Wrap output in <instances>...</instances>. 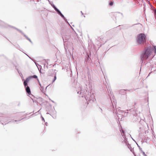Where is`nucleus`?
Instances as JSON below:
<instances>
[{"mask_svg":"<svg viewBox=\"0 0 156 156\" xmlns=\"http://www.w3.org/2000/svg\"><path fill=\"white\" fill-rule=\"evenodd\" d=\"M153 51L152 48L150 46L145 49V51L141 55L140 58L142 62L144 60L147 59L149 56L151 54Z\"/></svg>","mask_w":156,"mask_h":156,"instance_id":"nucleus-1","label":"nucleus"},{"mask_svg":"<svg viewBox=\"0 0 156 156\" xmlns=\"http://www.w3.org/2000/svg\"><path fill=\"white\" fill-rule=\"evenodd\" d=\"M146 36L144 34H138L136 38V41L138 44L143 45L146 42Z\"/></svg>","mask_w":156,"mask_h":156,"instance_id":"nucleus-2","label":"nucleus"},{"mask_svg":"<svg viewBox=\"0 0 156 156\" xmlns=\"http://www.w3.org/2000/svg\"><path fill=\"white\" fill-rule=\"evenodd\" d=\"M27 82H26L25 81L24 82V85L25 86V87L26 88V92L28 94H30V90L29 87L27 86Z\"/></svg>","mask_w":156,"mask_h":156,"instance_id":"nucleus-3","label":"nucleus"},{"mask_svg":"<svg viewBox=\"0 0 156 156\" xmlns=\"http://www.w3.org/2000/svg\"><path fill=\"white\" fill-rule=\"evenodd\" d=\"M8 120L9 118L7 117L3 118L1 119V122L3 125H5L9 122H8Z\"/></svg>","mask_w":156,"mask_h":156,"instance_id":"nucleus-4","label":"nucleus"},{"mask_svg":"<svg viewBox=\"0 0 156 156\" xmlns=\"http://www.w3.org/2000/svg\"><path fill=\"white\" fill-rule=\"evenodd\" d=\"M123 138H124V140H123V142L124 143L126 144V145H127L128 144V141L127 140V138H126L125 135H122Z\"/></svg>","mask_w":156,"mask_h":156,"instance_id":"nucleus-5","label":"nucleus"},{"mask_svg":"<svg viewBox=\"0 0 156 156\" xmlns=\"http://www.w3.org/2000/svg\"><path fill=\"white\" fill-rule=\"evenodd\" d=\"M39 85L40 86V89L41 91L43 93H44V88L41 85V84L39 83Z\"/></svg>","mask_w":156,"mask_h":156,"instance_id":"nucleus-6","label":"nucleus"},{"mask_svg":"<svg viewBox=\"0 0 156 156\" xmlns=\"http://www.w3.org/2000/svg\"><path fill=\"white\" fill-rule=\"evenodd\" d=\"M151 48H153V51H152V52L153 51L154 52L155 54L154 55H155V54H156V46H154L153 47H151Z\"/></svg>","mask_w":156,"mask_h":156,"instance_id":"nucleus-7","label":"nucleus"},{"mask_svg":"<svg viewBox=\"0 0 156 156\" xmlns=\"http://www.w3.org/2000/svg\"><path fill=\"white\" fill-rule=\"evenodd\" d=\"M151 48H153V51H152V52L153 51L154 52L155 54L154 55H155V54H156V46H154L153 47H151Z\"/></svg>","mask_w":156,"mask_h":156,"instance_id":"nucleus-8","label":"nucleus"},{"mask_svg":"<svg viewBox=\"0 0 156 156\" xmlns=\"http://www.w3.org/2000/svg\"><path fill=\"white\" fill-rule=\"evenodd\" d=\"M63 40V41L64 42V45L65 46V48H65V45H66V44H67V43L66 41H65V38L64 37H62Z\"/></svg>","mask_w":156,"mask_h":156,"instance_id":"nucleus-9","label":"nucleus"},{"mask_svg":"<svg viewBox=\"0 0 156 156\" xmlns=\"http://www.w3.org/2000/svg\"><path fill=\"white\" fill-rule=\"evenodd\" d=\"M31 77L30 76V77H28V78H27L24 81H25V82H29V81L30 80V79L31 78Z\"/></svg>","mask_w":156,"mask_h":156,"instance_id":"nucleus-10","label":"nucleus"},{"mask_svg":"<svg viewBox=\"0 0 156 156\" xmlns=\"http://www.w3.org/2000/svg\"><path fill=\"white\" fill-rule=\"evenodd\" d=\"M80 94L83 95H82V97H83L84 96L85 98L86 99V100H87V97H86V96H85V94H83V92H81L80 93Z\"/></svg>","mask_w":156,"mask_h":156,"instance_id":"nucleus-11","label":"nucleus"},{"mask_svg":"<svg viewBox=\"0 0 156 156\" xmlns=\"http://www.w3.org/2000/svg\"><path fill=\"white\" fill-rule=\"evenodd\" d=\"M60 15L66 21V18L65 17L64 15L62 13L60 14Z\"/></svg>","mask_w":156,"mask_h":156,"instance_id":"nucleus-12","label":"nucleus"},{"mask_svg":"<svg viewBox=\"0 0 156 156\" xmlns=\"http://www.w3.org/2000/svg\"><path fill=\"white\" fill-rule=\"evenodd\" d=\"M120 131L121 132L122 135H125L124 134V131L123 129H121L120 130Z\"/></svg>","mask_w":156,"mask_h":156,"instance_id":"nucleus-13","label":"nucleus"},{"mask_svg":"<svg viewBox=\"0 0 156 156\" xmlns=\"http://www.w3.org/2000/svg\"><path fill=\"white\" fill-rule=\"evenodd\" d=\"M30 77L31 78H35V79H36V78H37V76L35 75H34L33 76H31Z\"/></svg>","mask_w":156,"mask_h":156,"instance_id":"nucleus-14","label":"nucleus"},{"mask_svg":"<svg viewBox=\"0 0 156 156\" xmlns=\"http://www.w3.org/2000/svg\"><path fill=\"white\" fill-rule=\"evenodd\" d=\"M56 79V74H55L54 77V79L53 81V82H54Z\"/></svg>","mask_w":156,"mask_h":156,"instance_id":"nucleus-15","label":"nucleus"},{"mask_svg":"<svg viewBox=\"0 0 156 156\" xmlns=\"http://www.w3.org/2000/svg\"><path fill=\"white\" fill-rule=\"evenodd\" d=\"M109 4L110 5L112 6L113 5V2L112 1H110Z\"/></svg>","mask_w":156,"mask_h":156,"instance_id":"nucleus-16","label":"nucleus"},{"mask_svg":"<svg viewBox=\"0 0 156 156\" xmlns=\"http://www.w3.org/2000/svg\"><path fill=\"white\" fill-rule=\"evenodd\" d=\"M57 12L59 15H60V14H61L62 13L59 10H58V11Z\"/></svg>","mask_w":156,"mask_h":156,"instance_id":"nucleus-17","label":"nucleus"},{"mask_svg":"<svg viewBox=\"0 0 156 156\" xmlns=\"http://www.w3.org/2000/svg\"><path fill=\"white\" fill-rule=\"evenodd\" d=\"M154 15L155 16V18L156 20V9L154 11Z\"/></svg>","mask_w":156,"mask_h":156,"instance_id":"nucleus-18","label":"nucleus"},{"mask_svg":"<svg viewBox=\"0 0 156 156\" xmlns=\"http://www.w3.org/2000/svg\"><path fill=\"white\" fill-rule=\"evenodd\" d=\"M54 9L55 10L56 12H57L58 10L56 7L54 8Z\"/></svg>","mask_w":156,"mask_h":156,"instance_id":"nucleus-19","label":"nucleus"},{"mask_svg":"<svg viewBox=\"0 0 156 156\" xmlns=\"http://www.w3.org/2000/svg\"><path fill=\"white\" fill-rule=\"evenodd\" d=\"M137 145H138V147H139L140 150L141 151H143L142 150V148H141V147H140V146H139L138 144H137Z\"/></svg>","mask_w":156,"mask_h":156,"instance_id":"nucleus-20","label":"nucleus"},{"mask_svg":"<svg viewBox=\"0 0 156 156\" xmlns=\"http://www.w3.org/2000/svg\"><path fill=\"white\" fill-rule=\"evenodd\" d=\"M143 153V154L144 156H147V155L145 154V152H144L143 151H142Z\"/></svg>","mask_w":156,"mask_h":156,"instance_id":"nucleus-21","label":"nucleus"},{"mask_svg":"<svg viewBox=\"0 0 156 156\" xmlns=\"http://www.w3.org/2000/svg\"><path fill=\"white\" fill-rule=\"evenodd\" d=\"M121 112L122 113L121 115H123V113L124 112L123 111H121Z\"/></svg>","mask_w":156,"mask_h":156,"instance_id":"nucleus-22","label":"nucleus"},{"mask_svg":"<svg viewBox=\"0 0 156 156\" xmlns=\"http://www.w3.org/2000/svg\"><path fill=\"white\" fill-rule=\"evenodd\" d=\"M24 36L28 40V39H29V38H28V37L27 36H26L25 35V34H24Z\"/></svg>","mask_w":156,"mask_h":156,"instance_id":"nucleus-23","label":"nucleus"},{"mask_svg":"<svg viewBox=\"0 0 156 156\" xmlns=\"http://www.w3.org/2000/svg\"><path fill=\"white\" fill-rule=\"evenodd\" d=\"M52 6L53 8H55V6L54 5V4H52Z\"/></svg>","mask_w":156,"mask_h":156,"instance_id":"nucleus-24","label":"nucleus"},{"mask_svg":"<svg viewBox=\"0 0 156 156\" xmlns=\"http://www.w3.org/2000/svg\"><path fill=\"white\" fill-rule=\"evenodd\" d=\"M41 117L42 118V119L43 121H44V118L43 117H42V116H41Z\"/></svg>","mask_w":156,"mask_h":156,"instance_id":"nucleus-25","label":"nucleus"},{"mask_svg":"<svg viewBox=\"0 0 156 156\" xmlns=\"http://www.w3.org/2000/svg\"><path fill=\"white\" fill-rule=\"evenodd\" d=\"M28 40L30 42H32V41H31V40L29 38V39H28Z\"/></svg>","mask_w":156,"mask_h":156,"instance_id":"nucleus-26","label":"nucleus"},{"mask_svg":"<svg viewBox=\"0 0 156 156\" xmlns=\"http://www.w3.org/2000/svg\"><path fill=\"white\" fill-rule=\"evenodd\" d=\"M70 44L72 46H72H73V44L72 43H70Z\"/></svg>","mask_w":156,"mask_h":156,"instance_id":"nucleus-27","label":"nucleus"},{"mask_svg":"<svg viewBox=\"0 0 156 156\" xmlns=\"http://www.w3.org/2000/svg\"><path fill=\"white\" fill-rule=\"evenodd\" d=\"M81 13L82 14V15H83V13L82 12V11H81Z\"/></svg>","mask_w":156,"mask_h":156,"instance_id":"nucleus-28","label":"nucleus"},{"mask_svg":"<svg viewBox=\"0 0 156 156\" xmlns=\"http://www.w3.org/2000/svg\"><path fill=\"white\" fill-rule=\"evenodd\" d=\"M89 100H90V101H91V100H92V99H91V98H89Z\"/></svg>","mask_w":156,"mask_h":156,"instance_id":"nucleus-29","label":"nucleus"},{"mask_svg":"<svg viewBox=\"0 0 156 156\" xmlns=\"http://www.w3.org/2000/svg\"><path fill=\"white\" fill-rule=\"evenodd\" d=\"M19 30V31H20V32H21V33H22V31H21L19 30Z\"/></svg>","mask_w":156,"mask_h":156,"instance_id":"nucleus-30","label":"nucleus"},{"mask_svg":"<svg viewBox=\"0 0 156 156\" xmlns=\"http://www.w3.org/2000/svg\"><path fill=\"white\" fill-rule=\"evenodd\" d=\"M23 118H22L21 119H20V120L19 121H20L22 119H23Z\"/></svg>","mask_w":156,"mask_h":156,"instance_id":"nucleus-31","label":"nucleus"},{"mask_svg":"<svg viewBox=\"0 0 156 156\" xmlns=\"http://www.w3.org/2000/svg\"><path fill=\"white\" fill-rule=\"evenodd\" d=\"M50 3V4L52 6V4H51V3Z\"/></svg>","mask_w":156,"mask_h":156,"instance_id":"nucleus-32","label":"nucleus"},{"mask_svg":"<svg viewBox=\"0 0 156 156\" xmlns=\"http://www.w3.org/2000/svg\"><path fill=\"white\" fill-rule=\"evenodd\" d=\"M47 122H46V126H47Z\"/></svg>","mask_w":156,"mask_h":156,"instance_id":"nucleus-33","label":"nucleus"},{"mask_svg":"<svg viewBox=\"0 0 156 156\" xmlns=\"http://www.w3.org/2000/svg\"><path fill=\"white\" fill-rule=\"evenodd\" d=\"M128 113V112H125V113H126V114L127 113Z\"/></svg>","mask_w":156,"mask_h":156,"instance_id":"nucleus-34","label":"nucleus"},{"mask_svg":"<svg viewBox=\"0 0 156 156\" xmlns=\"http://www.w3.org/2000/svg\"><path fill=\"white\" fill-rule=\"evenodd\" d=\"M150 73H149V74H148V76L150 75Z\"/></svg>","mask_w":156,"mask_h":156,"instance_id":"nucleus-35","label":"nucleus"},{"mask_svg":"<svg viewBox=\"0 0 156 156\" xmlns=\"http://www.w3.org/2000/svg\"><path fill=\"white\" fill-rule=\"evenodd\" d=\"M79 92L78 91V92H77V93L79 94Z\"/></svg>","mask_w":156,"mask_h":156,"instance_id":"nucleus-36","label":"nucleus"},{"mask_svg":"<svg viewBox=\"0 0 156 156\" xmlns=\"http://www.w3.org/2000/svg\"><path fill=\"white\" fill-rule=\"evenodd\" d=\"M17 121V120H15V122H16V121Z\"/></svg>","mask_w":156,"mask_h":156,"instance_id":"nucleus-37","label":"nucleus"},{"mask_svg":"<svg viewBox=\"0 0 156 156\" xmlns=\"http://www.w3.org/2000/svg\"><path fill=\"white\" fill-rule=\"evenodd\" d=\"M47 114H49V113H47Z\"/></svg>","mask_w":156,"mask_h":156,"instance_id":"nucleus-38","label":"nucleus"}]
</instances>
